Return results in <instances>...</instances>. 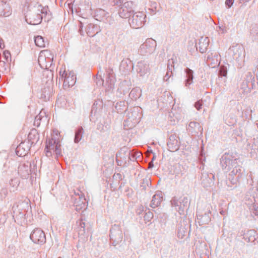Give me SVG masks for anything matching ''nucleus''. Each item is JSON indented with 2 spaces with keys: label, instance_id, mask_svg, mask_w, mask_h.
<instances>
[{
  "label": "nucleus",
  "instance_id": "6e6552de",
  "mask_svg": "<svg viewBox=\"0 0 258 258\" xmlns=\"http://www.w3.org/2000/svg\"><path fill=\"white\" fill-rule=\"evenodd\" d=\"M209 39L208 37H202L199 40L197 49H199V51L202 53L206 52L209 46Z\"/></svg>",
  "mask_w": 258,
  "mask_h": 258
},
{
  "label": "nucleus",
  "instance_id": "9b49d317",
  "mask_svg": "<svg viewBox=\"0 0 258 258\" xmlns=\"http://www.w3.org/2000/svg\"><path fill=\"white\" fill-rule=\"evenodd\" d=\"M27 152L28 151L25 149L23 144H20L16 150V154L20 157L25 156L27 154Z\"/></svg>",
  "mask_w": 258,
  "mask_h": 258
},
{
  "label": "nucleus",
  "instance_id": "c85d7f7f",
  "mask_svg": "<svg viewBox=\"0 0 258 258\" xmlns=\"http://www.w3.org/2000/svg\"><path fill=\"white\" fill-rule=\"evenodd\" d=\"M220 64V61H219L218 62V64Z\"/></svg>",
  "mask_w": 258,
  "mask_h": 258
},
{
  "label": "nucleus",
  "instance_id": "dca6fc26",
  "mask_svg": "<svg viewBox=\"0 0 258 258\" xmlns=\"http://www.w3.org/2000/svg\"><path fill=\"white\" fill-rule=\"evenodd\" d=\"M202 106V104L200 101L196 102L195 104L196 108L199 110L201 108Z\"/></svg>",
  "mask_w": 258,
  "mask_h": 258
},
{
  "label": "nucleus",
  "instance_id": "423d86ee",
  "mask_svg": "<svg viewBox=\"0 0 258 258\" xmlns=\"http://www.w3.org/2000/svg\"><path fill=\"white\" fill-rule=\"evenodd\" d=\"M26 22L31 25H37L41 23L42 16L38 13L31 12L25 16Z\"/></svg>",
  "mask_w": 258,
  "mask_h": 258
},
{
  "label": "nucleus",
  "instance_id": "20e7f679",
  "mask_svg": "<svg viewBox=\"0 0 258 258\" xmlns=\"http://www.w3.org/2000/svg\"><path fill=\"white\" fill-rule=\"evenodd\" d=\"M53 59V54L47 49L40 51L38 58V64H45L50 63L51 64Z\"/></svg>",
  "mask_w": 258,
  "mask_h": 258
},
{
  "label": "nucleus",
  "instance_id": "a211bd4d",
  "mask_svg": "<svg viewBox=\"0 0 258 258\" xmlns=\"http://www.w3.org/2000/svg\"><path fill=\"white\" fill-rule=\"evenodd\" d=\"M38 12L41 11V13L42 14L44 13V12L45 11V9L44 8H42V7L41 6H39L38 7Z\"/></svg>",
  "mask_w": 258,
  "mask_h": 258
},
{
  "label": "nucleus",
  "instance_id": "393cba45",
  "mask_svg": "<svg viewBox=\"0 0 258 258\" xmlns=\"http://www.w3.org/2000/svg\"><path fill=\"white\" fill-rule=\"evenodd\" d=\"M146 215H149V216H151V217H153L152 214L150 213H147Z\"/></svg>",
  "mask_w": 258,
  "mask_h": 258
},
{
  "label": "nucleus",
  "instance_id": "a878e982",
  "mask_svg": "<svg viewBox=\"0 0 258 258\" xmlns=\"http://www.w3.org/2000/svg\"><path fill=\"white\" fill-rule=\"evenodd\" d=\"M189 81H190V79H189L187 80V82H186V86H187V83H188L189 84H190V83H189Z\"/></svg>",
  "mask_w": 258,
  "mask_h": 258
},
{
  "label": "nucleus",
  "instance_id": "412c9836",
  "mask_svg": "<svg viewBox=\"0 0 258 258\" xmlns=\"http://www.w3.org/2000/svg\"><path fill=\"white\" fill-rule=\"evenodd\" d=\"M5 66H1L0 68V72H4L6 70V69L5 68Z\"/></svg>",
  "mask_w": 258,
  "mask_h": 258
},
{
  "label": "nucleus",
  "instance_id": "2eb2a0df",
  "mask_svg": "<svg viewBox=\"0 0 258 258\" xmlns=\"http://www.w3.org/2000/svg\"><path fill=\"white\" fill-rule=\"evenodd\" d=\"M54 152H55L56 155H60L61 153L60 144L58 142L56 143L55 145Z\"/></svg>",
  "mask_w": 258,
  "mask_h": 258
},
{
  "label": "nucleus",
  "instance_id": "cd10ccee",
  "mask_svg": "<svg viewBox=\"0 0 258 258\" xmlns=\"http://www.w3.org/2000/svg\"><path fill=\"white\" fill-rule=\"evenodd\" d=\"M155 159H156V157H155V156H154L153 157V158H152V162L154 160H155Z\"/></svg>",
  "mask_w": 258,
  "mask_h": 258
},
{
  "label": "nucleus",
  "instance_id": "f8f14e48",
  "mask_svg": "<svg viewBox=\"0 0 258 258\" xmlns=\"http://www.w3.org/2000/svg\"><path fill=\"white\" fill-rule=\"evenodd\" d=\"M243 51V48L240 47V46H233L232 47L229 48V52L230 53L231 52H234V55L236 58H237L236 55L238 54V56H239Z\"/></svg>",
  "mask_w": 258,
  "mask_h": 258
},
{
  "label": "nucleus",
  "instance_id": "bb28decb",
  "mask_svg": "<svg viewBox=\"0 0 258 258\" xmlns=\"http://www.w3.org/2000/svg\"><path fill=\"white\" fill-rule=\"evenodd\" d=\"M158 57H159V59H160V58H161V59H163V56H161L160 55H159L158 56Z\"/></svg>",
  "mask_w": 258,
  "mask_h": 258
},
{
  "label": "nucleus",
  "instance_id": "4be33fe9",
  "mask_svg": "<svg viewBox=\"0 0 258 258\" xmlns=\"http://www.w3.org/2000/svg\"><path fill=\"white\" fill-rule=\"evenodd\" d=\"M220 73L222 75H223V76H225V72L224 71H222V70H221L220 71Z\"/></svg>",
  "mask_w": 258,
  "mask_h": 258
},
{
  "label": "nucleus",
  "instance_id": "9d476101",
  "mask_svg": "<svg viewBox=\"0 0 258 258\" xmlns=\"http://www.w3.org/2000/svg\"><path fill=\"white\" fill-rule=\"evenodd\" d=\"M29 140L31 143H34L38 140V134L36 130H32L28 136Z\"/></svg>",
  "mask_w": 258,
  "mask_h": 258
},
{
  "label": "nucleus",
  "instance_id": "aec40b11",
  "mask_svg": "<svg viewBox=\"0 0 258 258\" xmlns=\"http://www.w3.org/2000/svg\"><path fill=\"white\" fill-rule=\"evenodd\" d=\"M219 29L220 30H221L222 33H224V31H225V26H223V25H222L221 26H219Z\"/></svg>",
  "mask_w": 258,
  "mask_h": 258
},
{
  "label": "nucleus",
  "instance_id": "f03ea898",
  "mask_svg": "<svg viewBox=\"0 0 258 258\" xmlns=\"http://www.w3.org/2000/svg\"><path fill=\"white\" fill-rule=\"evenodd\" d=\"M146 16L142 12H138L133 15L132 18L130 20V24L134 29L141 28L145 22Z\"/></svg>",
  "mask_w": 258,
  "mask_h": 258
},
{
  "label": "nucleus",
  "instance_id": "1a4fd4ad",
  "mask_svg": "<svg viewBox=\"0 0 258 258\" xmlns=\"http://www.w3.org/2000/svg\"><path fill=\"white\" fill-rule=\"evenodd\" d=\"M35 45L39 47H45L47 44V41H45L41 36H37L34 38Z\"/></svg>",
  "mask_w": 258,
  "mask_h": 258
},
{
  "label": "nucleus",
  "instance_id": "b1692460",
  "mask_svg": "<svg viewBox=\"0 0 258 258\" xmlns=\"http://www.w3.org/2000/svg\"><path fill=\"white\" fill-rule=\"evenodd\" d=\"M1 41H2V40L0 39V50H1V49H2V43Z\"/></svg>",
  "mask_w": 258,
  "mask_h": 258
},
{
  "label": "nucleus",
  "instance_id": "39448f33",
  "mask_svg": "<svg viewBox=\"0 0 258 258\" xmlns=\"http://www.w3.org/2000/svg\"><path fill=\"white\" fill-rule=\"evenodd\" d=\"M133 12V3L132 1L124 3L119 9L118 14L122 18H127L131 16Z\"/></svg>",
  "mask_w": 258,
  "mask_h": 258
},
{
  "label": "nucleus",
  "instance_id": "ddd939ff",
  "mask_svg": "<svg viewBox=\"0 0 258 258\" xmlns=\"http://www.w3.org/2000/svg\"><path fill=\"white\" fill-rule=\"evenodd\" d=\"M55 141L52 140L51 142H49L48 144H47L46 148L47 149V152L51 153L52 152H54L55 145H56Z\"/></svg>",
  "mask_w": 258,
  "mask_h": 258
},
{
  "label": "nucleus",
  "instance_id": "5701e85b",
  "mask_svg": "<svg viewBox=\"0 0 258 258\" xmlns=\"http://www.w3.org/2000/svg\"><path fill=\"white\" fill-rule=\"evenodd\" d=\"M149 166L150 168H152L153 167V164L152 162H151L150 163H149Z\"/></svg>",
  "mask_w": 258,
  "mask_h": 258
},
{
  "label": "nucleus",
  "instance_id": "0eeeda50",
  "mask_svg": "<svg viewBox=\"0 0 258 258\" xmlns=\"http://www.w3.org/2000/svg\"><path fill=\"white\" fill-rule=\"evenodd\" d=\"M31 239L36 243H41L45 241V236L43 231L36 229L33 231L30 235Z\"/></svg>",
  "mask_w": 258,
  "mask_h": 258
},
{
  "label": "nucleus",
  "instance_id": "f3484780",
  "mask_svg": "<svg viewBox=\"0 0 258 258\" xmlns=\"http://www.w3.org/2000/svg\"><path fill=\"white\" fill-rule=\"evenodd\" d=\"M234 0H227V6L230 8L233 4Z\"/></svg>",
  "mask_w": 258,
  "mask_h": 258
},
{
  "label": "nucleus",
  "instance_id": "4468645a",
  "mask_svg": "<svg viewBox=\"0 0 258 258\" xmlns=\"http://www.w3.org/2000/svg\"><path fill=\"white\" fill-rule=\"evenodd\" d=\"M3 57L5 60H3L5 63H9L11 60V54L9 51H4L3 53Z\"/></svg>",
  "mask_w": 258,
  "mask_h": 258
},
{
  "label": "nucleus",
  "instance_id": "6ab92c4d",
  "mask_svg": "<svg viewBox=\"0 0 258 258\" xmlns=\"http://www.w3.org/2000/svg\"><path fill=\"white\" fill-rule=\"evenodd\" d=\"M254 32L255 33L256 36L258 37V25L254 27L253 28Z\"/></svg>",
  "mask_w": 258,
  "mask_h": 258
},
{
  "label": "nucleus",
  "instance_id": "f257e3e1",
  "mask_svg": "<svg viewBox=\"0 0 258 258\" xmlns=\"http://www.w3.org/2000/svg\"><path fill=\"white\" fill-rule=\"evenodd\" d=\"M59 74L62 77L64 78L63 84V88L64 89H68L75 84L76 77L74 72L72 71L67 72L66 68L62 67L60 69Z\"/></svg>",
  "mask_w": 258,
  "mask_h": 258
},
{
  "label": "nucleus",
  "instance_id": "7ed1b4c3",
  "mask_svg": "<svg viewBox=\"0 0 258 258\" xmlns=\"http://www.w3.org/2000/svg\"><path fill=\"white\" fill-rule=\"evenodd\" d=\"M156 46V41L152 38H149L147 39L145 42L141 45L140 51L143 54L151 53L155 50Z\"/></svg>",
  "mask_w": 258,
  "mask_h": 258
}]
</instances>
